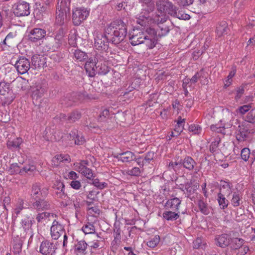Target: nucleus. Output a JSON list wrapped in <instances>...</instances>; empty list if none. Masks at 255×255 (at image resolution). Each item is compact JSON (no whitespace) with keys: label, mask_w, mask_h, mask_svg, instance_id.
I'll return each mask as SVG.
<instances>
[{"label":"nucleus","mask_w":255,"mask_h":255,"mask_svg":"<svg viewBox=\"0 0 255 255\" xmlns=\"http://www.w3.org/2000/svg\"><path fill=\"white\" fill-rule=\"evenodd\" d=\"M56 250V245L46 240L41 243L39 252L43 255H55Z\"/></svg>","instance_id":"nucleus-9"},{"label":"nucleus","mask_w":255,"mask_h":255,"mask_svg":"<svg viewBox=\"0 0 255 255\" xmlns=\"http://www.w3.org/2000/svg\"><path fill=\"white\" fill-rule=\"evenodd\" d=\"M9 171L11 174L19 173L22 174V171L19 169V166L17 163H13L10 165Z\"/></svg>","instance_id":"nucleus-63"},{"label":"nucleus","mask_w":255,"mask_h":255,"mask_svg":"<svg viewBox=\"0 0 255 255\" xmlns=\"http://www.w3.org/2000/svg\"><path fill=\"white\" fill-rule=\"evenodd\" d=\"M217 196V200L220 208L222 209L226 208L229 204V201L227 199H226L224 195L221 193V192H219Z\"/></svg>","instance_id":"nucleus-37"},{"label":"nucleus","mask_w":255,"mask_h":255,"mask_svg":"<svg viewBox=\"0 0 255 255\" xmlns=\"http://www.w3.org/2000/svg\"><path fill=\"white\" fill-rule=\"evenodd\" d=\"M141 3H144L146 5L148 11H153L155 7L152 0H138Z\"/></svg>","instance_id":"nucleus-58"},{"label":"nucleus","mask_w":255,"mask_h":255,"mask_svg":"<svg viewBox=\"0 0 255 255\" xmlns=\"http://www.w3.org/2000/svg\"><path fill=\"white\" fill-rule=\"evenodd\" d=\"M82 230L85 234H96L95 226L89 222L83 226Z\"/></svg>","instance_id":"nucleus-45"},{"label":"nucleus","mask_w":255,"mask_h":255,"mask_svg":"<svg viewBox=\"0 0 255 255\" xmlns=\"http://www.w3.org/2000/svg\"><path fill=\"white\" fill-rule=\"evenodd\" d=\"M23 241L18 237L13 239V249L15 253H19L22 248Z\"/></svg>","instance_id":"nucleus-47"},{"label":"nucleus","mask_w":255,"mask_h":255,"mask_svg":"<svg viewBox=\"0 0 255 255\" xmlns=\"http://www.w3.org/2000/svg\"><path fill=\"white\" fill-rule=\"evenodd\" d=\"M241 197L238 192H234L233 198L231 200V203L234 207H238L240 205Z\"/></svg>","instance_id":"nucleus-57"},{"label":"nucleus","mask_w":255,"mask_h":255,"mask_svg":"<svg viewBox=\"0 0 255 255\" xmlns=\"http://www.w3.org/2000/svg\"><path fill=\"white\" fill-rule=\"evenodd\" d=\"M105 32L108 34L112 43L118 44L124 40L127 34V24L122 19L116 20L110 24Z\"/></svg>","instance_id":"nucleus-1"},{"label":"nucleus","mask_w":255,"mask_h":255,"mask_svg":"<svg viewBox=\"0 0 255 255\" xmlns=\"http://www.w3.org/2000/svg\"><path fill=\"white\" fill-rule=\"evenodd\" d=\"M71 201L75 210V213L77 214L80 212V209L83 206L81 202V200L79 197L73 196L71 199Z\"/></svg>","instance_id":"nucleus-40"},{"label":"nucleus","mask_w":255,"mask_h":255,"mask_svg":"<svg viewBox=\"0 0 255 255\" xmlns=\"http://www.w3.org/2000/svg\"><path fill=\"white\" fill-rule=\"evenodd\" d=\"M51 227H54V230L58 231V233H60L61 235L65 232L63 225L56 220L53 221Z\"/></svg>","instance_id":"nucleus-55"},{"label":"nucleus","mask_w":255,"mask_h":255,"mask_svg":"<svg viewBox=\"0 0 255 255\" xmlns=\"http://www.w3.org/2000/svg\"><path fill=\"white\" fill-rule=\"evenodd\" d=\"M46 32L45 30L35 28L31 30L28 35V40L33 42H36L42 39L46 36Z\"/></svg>","instance_id":"nucleus-14"},{"label":"nucleus","mask_w":255,"mask_h":255,"mask_svg":"<svg viewBox=\"0 0 255 255\" xmlns=\"http://www.w3.org/2000/svg\"><path fill=\"white\" fill-rule=\"evenodd\" d=\"M220 141V138H216L214 141H212L209 147V150L212 153H218V146Z\"/></svg>","instance_id":"nucleus-52"},{"label":"nucleus","mask_w":255,"mask_h":255,"mask_svg":"<svg viewBox=\"0 0 255 255\" xmlns=\"http://www.w3.org/2000/svg\"><path fill=\"white\" fill-rule=\"evenodd\" d=\"M194 0H177V2L179 6L187 7L193 4Z\"/></svg>","instance_id":"nucleus-62"},{"label":"nucleus","mask_w":255,"mask_h":255,"mask_svg":"<svg viewBox=\"0 0 255 255\" xmlns=\"http://www.w3.org/2000/svg\"><path fill=\"white\" fill-rule=\"evenodd\" d=\"M110 41V38L108 34H97L95 38L94 45L96 49L101 50H106L108 49L109 43Z\"/></svg>","instance_id":"nucleus-6"},{"label":"nucleus","mask_w":255,"mask_h":255,"mask_svg":"<svg viewBox=\"0 0 255 255\" xmlns=\"http://www.w3.org/2000/svg\"><path fill=\"white\" fill-rule=\"evenodd\" d=\"M246 120L250 123H255V112L253 110L248 113Z\"/></svg>","instance_id":"nucleus-64"},{"label":"nucleus","mask_w":255,"mask_h":255,"mask_svg":"<svg viewBox=\"0 0 255 255\" xmlns=\"http://www.w3.org/2000/svg\"><path fill=\"white\" fill-rule=\"evenodd\" d=\"M18 88L21 90L24 91L28 88V80L20 77L19 79L17 80Z\"/></svg>","instance_id":"nucleus-49"},{"label":"nucleus","mask_w":255,"mask_h":255,"mask_svg":"<svg viewBox=\"0 0 255 255\" xmlns=\"http://www.w3.org/2000/svg\"><path fill=\"white\" fill-rule=\"evenodd\" d=\"M177 10L178 8L176 6L170 15L183 20H188L190 18V16L189 14L183 13L181 11H177Z\"/></svg>","instance_id":"nucleus-35"},{"label":"nucleus","mask_w":255,"mask_h":255,"mask_svg":"<svg viewBox=\"0 0 255 255\" xmlns=\"http://www.w3.org/2000/svg\"><path fill=\"white\" fill-rule=\"evenodd\" d=\"M76 102L75 94H67L61 98L60 104L65 107H69L72 106Z\"/></svg>","instance_id":"nucleus-22"},{"label":"nucleus","mask_w":255,"mask_h":255,"mask_svg":"<svg viewBox=\"0 0 255 255\" xmlns=\"http://www.w3.org/2000/svg\"><path fill=\"white\" fill-rule=\"evenodd\" d=\"M106 58L104 57V60L103 62L98 63L97 67V74L101 75H105L110 71V67L106 64Z\"/></svg>","instance_id":"nucleus-25"},{"label":"nucleus","mask_w":255,"mask_h":255,"mask_svg":"<svg viewBox=\"0 0 255 255\" xmlns=\"http://www.w3.org/2000/svg\"><path fill=\"white\" fill-rule=\"evenodd\" d=\"M198 205L200 212L204 215H208L210 213V208L207 204L203 199H200L198 201Z\"/></svg>","instance_id":"nucleus-39"},{"label":"nucleus","mask_w":255,"mask_h":255,"mask_svg":"<svg viewBox=\"0 0 255 255\" xmlns=\"http://www.w3.org/2000/svg\"><path fill=\"white\" fill-rule=\"evenodd\" d=\"M78 34L75 29L71 30L70 31L68 37L69 43L72 46H75L76 44V41L77 40Z\"/></svg>","instance_id":"nucleus-48"},{"label":"nucleus","mask_w":255,"mask_h":255,"mask_svg":"<svg viewBox=\"0 0 255 255\" xmlns=\"http://www.w3.org/2000/svg\"><path fill=\"white\" fill-rule=\"evenodd\" d=\"M14 66L18 73L23 75L30 69V63L25 57L20 56L18 57Z\"/></svg>","instance_id":"nucleus-8"},{"label":"nucleus","mask_w":255,"mask_h":255,"mask_svg":"<svg viewBox=\"0 0 255 255\" xmlns=\"http://www.w3.org/2000/svg\"><path fill=\"white\" fill-rule=\"evenodd\" d=\"M65 34L64 28L61 26L54 33V37L56 39L57 41L62 43L63 38Z\"/></svg>","instance_id":"nucleus-41"},{"label":"nucleus","mask_w":255,"mask_h":255,"mask_svg":"<svg viewBox=\"0 0 255 255\" xmlns=\"http://www.w3.org/2000/svg\"><path fill=\"white\" fill-rule=\"evenodd\" d=\"M69 138L74 140L75 144L76 145H83L86 142L82 133L76 129H74L69 133Z\"/></svg>","instance_id":"nucleus-20"},{"label":"nucleus","mask_w":255,"mask_h":255,"mask_svg":"<svg viewBox=\"0 0 255 255\" xmlns=\"http://www.w3.org/2000/svg\"><path fill=\"white\" fill-rule=\"evenodd\" d=\"M46 50H55L62 44L60 42L57 41L56 39L52 36H47L45 38Z\"/></svg>","instance_id":"nucleus-21"},{"label":"nucleus","mask_w":255,"mask_h":255,"mask_svg":"<svg viewBox=\"0 0 255 255\" xmlns=\"http://www.w3.org/2000/svg\"><path fill=\"white\" fill-rule=\"evenodd\" d=\"M180 204L181 200L175 197L167 200L165 204V207L167 209L170 208L173 211H178Z\"/></svg>","instance_id":"nucleus-24"},{"label":"nucleus","mask_w":255,"mask_h":255,"mask_svg":"<svg viewBox=\"0 0 255 255\" xmlns=\"http://www.w3.org/2000/svg\"><path fill=\"white\" fill-rule=\"evenodd\" d=\"M46 91L45 88L42 87L41 85H38L35 89L32 91V98L33 103L35 106H40L41 98Z\"/></svg>","instance_id":"nucleus-15"},{"label":"nucleus","mask_w":255,"mask_h":255,"mask_svg":"<svg viewBox=\"0 0 255 255\" xmlns=\"http://www.w3.org/2000/svg\"><path fill=\"white\" fill-rule=\"evenodd\" d=\"M140 170L138 167H133L131 169H128L127 171V173L128 175L134 176H138L140 174Z\"/></svg>","instance_id":"nucleus-60"},{"label":"nucleus","mask_w":255,"mask_h":255,"mask_svg":"<svg viewBox=\"0 0 255 255\" xmlns=\"http://www.w3.org/2000/svg\"><path fill=\"white\" fill-rule=\"evenodd\" d=\"M68 12H69L56 9L55 20L56 23L57 25L60 26V27L62 26L65 23V19L66 17V14Z\"/></svg>","instance_id":"nucleus-27"},{"label":"nucleus","mask_w":255,"mask_h":255,"mask_svg":"<svg viewBox=\"0 0 255 255\" xmlns=\"http://www.w3.org/2000/svg\"><path fill=\"white\" fill-rule=\"evenodd\" d=\"M44 58L43 56H40V55L35 54L33 55L31 57V63L32 64L35 66L41 67L44 66V63H41L42 60H44Z\"/></svg>","instance_id":"nucleus-43"},{"label":"nucleus","mask_w":255,"mask_h":255,"mask_svg":"<svg viewBox=\"0 0 255 255\" xmlns=\"http://www.w3.org/2000/svg\"><path fill=\"white\" fill-rule=\"evenodd\" d=\"M157 31L151 27H147L143 33L144 36H146L145 45L148 48L153 49L156 44L158 40Z\"/></svg>","instance_id":"nucleus-4"},{"label":"nucleus","mask_w":255,"mask_h":255,"mask_svg":"<svg viewBox=\"0 0 255 255\" xmlns=\"http://www.w3.org/2000/svg\"><path fill=\"white\" fill-rule=\"evenodd\" d=\"M34 222V218L30 214L25 213L21 219L20 224L22 229L26 233L30 236H32V229L31 227Z\"/></svg>","instance_id":"nucleus-10"},{"label":"nucleus","mask_w":255,"mask_h":255,"mask_svg":"<svg viewBox=\"0 0 255 255\" xmlns=\"http://www.w3.org/2000/svg\"><path fill=\"white\" fill-rule=\"evenodd\" d=\"M160 240V238L159 236L156 235L148 241L146 245L148 247L151 248H155L159 243Z\"/></svg>","instance_id":"nucleus-53"},{"label":"nucleus","mask_w":255,"mask_h":255,"mask_svg":"<svg viewBox=\"0 0 255 255\" xmlns=\"http://www.w3.org/2000/svg\"><path fill=\"white\" fill-rule=\"evenodd\" d=\"M245 243V240L242 238H231V243L232 244L231 248L233 250H238L240 249Z\"/></svg>","instance_id":"nucleus-34"},{"label":"nucleus","mask_w":255,"mask_h":255,"mask_svg":"<svg viewBox=\"0 0 255 255\" xmlns=\"http://www.w3.org/2000/svg\"><path fill=\"white\" fill-rule=\"evenodd\" d=\"M176 211L173 212L171 211H165L163 213V217L168 221H175L179 217L178 213Z\"/></svg>","instance_id":"nucleus-36"},{"label":"nucleus","mask_w":255,"mask_h":255,"mask_svg":"<svg viewBox=\"0 0 255 255\" xmlns=\"http://www.w3.org/2000/svg\"><path fill=\"white\" fill-rule=\"evenodd\" d=\"M228 30V24L225 21L220 22L216 28V32L219 37L227 34Z\"/></svg>","instance_id":"nucleus-29"},{"label":"nucleus","mask_w":255,"mask_h":255,"mask_svg":"<svg viewBox=\"0 0 255 255\" xmlns=\"http://www.w3.org/2000/svg\"><path fill=\"white\" fill-rule=\"evenodd\" d=\"M32 206L37 211L47 210L50 209L49 201L45 199V198H41L34 200L32 203Z\"/></svg>","instance_id":"nucleus-16"},{"label":"nucleus","mask_w":255,"mask_h":255,"mask_svg":"<svg viewBox=\"0 0 255 255\" xmlns=\"http://www.w3.org/2000/svg\"><path fill=\"white\" fill-rule=\"evenodd\" d=\"M233 187L232 183L229 181L221 180L220 183V192H222V189L226 190L225 194L229 195L232 192L231 189Z\"/></svg>","instance_id":"nucleus-33"},{"label":"nucleus","mask_w":255,"mask_h":255,"mask_svg":"<svg viewBox=\"0 0 255 255\" xmlns=\"http://www.w3.org/2000/svg\"><path fill=\"white\" fill-rule=\"evenodd\" d=\"M52 188L55 190V196L57 199L66 200L68 197L65 192L64 183L60 180H56Z\"/></svg>","instance_id":"nucleus-13"},{"label":"nucleus","mask_w":255,"mask_h":255,"mask_svg":"<svg viewBox=\"0 0 255 255\" xmlns=\"http://www.w3.org/2000/svg\"><path fill=\"white\" fill-rule=\"evenodd\" d=\"M74 56L77 60L80 62L85 60L88 57L87 53L79 49L75 51Z\"/></svg>","instance_id":"nucleus-46"},{"label":"nucleus","mask_w":255,"mask_h":255,"mask_svg":"<svg viewBox=\"0 0 255 255\" xmlns=\"http://www.w3.org/2000/svg\"><path fill=\"white\" fill-rule=\"evenodd\" d=\"M182 161L183 167L189 171H192L197 165L196 161L189 156H186L183 159H182Z\"/></svg>","instance_id":"nucleus-23"},{"label":"nucleus","mask_w":255,"mask_h":255,"mask_svg":"<svg viewBox=\"0 0 255 255\" xmlns=\"http://www.w3.org/2000/svg\"><path fill=\"white\" fill-rule=\"evenodd\" d=\"M216 245L221 248L227 247L231 244V236L227 234H223L216 236Z\"/></svg>","instance_id":"nucleus-17"},{"label":"nucleus","mask_w":255,"mask_h":255,"mask_svg":"<svg viewBox=\"0 0 255 255\" xmlns=\"http://www.w3.org/2000/svg\"><path fill=\"white\" fill-rule=\"evenodd\" d=\"M250 154V150L248 148L245 147L241 150V158L245 161H247L249 159Z\"/></svg>","instance_id":"nucleus-59"},{"label":"nucleus","mask_w":255,"mask_h":255,"mask_svg":"<svg viewBox=\"0 0 255 255\" xmlns=\"http://www.w3.org/2000/svg\"><path fill=\"white\" fill-rule=\"evenodd\" d=\"M81 117V113L75 110L68 114V123H73L76 121L79 120Z\"/></svg>","instance_id":"nucleus-38"},{"label":"nucleus","mask_w":255,"mask_h":255,"mask_svg":"<svg viewBox=\"0 0 255 255\" xmlns=\"http://www.w3.org/2000/svg\"><path fill=\"white\" fill-rule=\"evenodd\" d=\"M146 36H144L143 31L138 29L133 30L132 34H129L130 44L132 46L137 45L140 44L145 45Z\"/></svg>","instance_id":"nucleus-11"},{"label":"nucleus","mask_w":255,"mask_h":255,"mask_svg":"<svg viewBox=\"0 0 255 255\" xmlns=\"http://www.w3.org/2000/svg\"><path fill=\"white\" fill-rule=\"evenodd\" d=\"M51 214L48 212H43L37 214L36 217V220L38 223H43L46 219L49 218Z\"/></svg>","instance_id":"nucleus-51"},{"label":"nucleus","mask_w":255,"mask_h":255,"mask_svg":"<svg viewBox=\"0 0 255 255\" xmlns=\"http://www.w3.org/2000/svg\"><path fill=\"white\" fill-rule=\"evenodd\" d=\"M89 11L84 7L73 9L72 20L74 25H79L89 15Z\"/></svg>","instance_id":"nucleus-5"},{"label":"nucleus","mask_w":255,"mask_h":255,"mask_svg":"<svg viewBox=\"0 0 255 255\" xmlns=\"http://www.w3.org/2000/svg\"><path fill=\"white\" fill-rule=\"evenodd\" d=\"M92 184L99 189H103L108 186L106 182H100L98 178L92 179Z\"/></svg>","instance_id":"nucleus-56"},{"label":"nucleus","mask_w":255,"mask_h":255,"mask_svg":"<svg viewBox=\"0 0 255 255\" xmlns=\"http://www.w3.org/2000/svg\"><path fill=\"white\" fill-rule=\"evenodd\" d=\"M22 142V139L20 137H17L12 140H8L7 142V146L10 150L18 149L20 145Z\"/></svg>","instance_id":"nucleus-30"},{"label":"nucleus","mask_w":255,"mask_h":255,"mask_svg":"<svg viewBox=\"0 0 255 255\" xmlns=\"http://www.w3.org/2000/svg\"><path fill=\"white\" fill-rule=\"evenodd\" d=\"M10 91V84L5 81L0 82V94L1 95H5Z\"/></svg>","instance_id":"nucleus-44"},{"label":"nucleus","mask_w":255,"mask_h":255,"mask_svg":"<svg viewBox=\"0 0 255 255\" xmlns=\"http://www.w3.org/2000/svg\"><path fill=\"white\" fill-rule=\"evenodd\" d=\"M156 5L159 11L167 13L171 15L176 6L169 0H158L156 2Z\"/></svg>","instance_id":"nucleus-12"},{"label":"nucleus","mask_w":255,"mask_h":255,"mask_svg":"<svg viewBox=\"0 0 255 255\" xmlns=\"http://www.w3.org/2000/svg\"><path fill=\"white\" fill-rule=\"evenodd\" d=\"M70 3L71 0H58L57 9L69 12Z\"/></svg>","instance_id":"nucleus-31"},{"label":"nucleus","mask_w":255,"mask_h":255,"mask_svg":"<svg viewBox=\"0 0 255 255\" xmlns=\"http://www.w3.org/2000/svg\"><path fill=\"white\" fill-rule=\"evenodd\" d=\"M64 161H70V158L68 155H57L52 160V163L55 166H58L60 162Z\"/></svg>","instance_id":"nucleus-32"},{"label":"nucleus","mask_w":255,"mask_h":255,"mask_svg":"<svg viewBox=\"0 0 255 255\" xmlns=\"http://www.w3.org/2000/svg\"><path fill=\"white\" fill-rule=\"evenodd\" d=\"M251 133L250 130L247 128H241L239 133L236 135V138L238 141H244L247 140Z\"/></svg>","instance_id":"nucleus-26"},{"label":"nucleus","mask_w":255,"mask_h":255,"mask_svg":"<svg viewBox=\"0 0 255 255\" xmlns=\"http://www.w3.org/2000/svg\"><path fill=\"white\" fill-rule=\"evenodd\" d=\"M114 157L119 161L121 160L123 162H128L135 160V156L134 154L130 151H127L122 153H118L114 156Z\"/></svg>","instance_id":"nucleus-19"},{"label":"nucleus","mask_w":255,"mask_h":255,"mask_svg":"<svg viewBox=\"0 0 255 255\" xmlns=\"http://www.w3.org/2000/svg\"><path fill=\"white\" fill-rule=\"evenodd\" d=\"M182 162V159H177L175 162L171 161L169 163L168 168L169 170L173 169L174 171L177 172L183 167Z\"/></svg>","instance_id":"nucleus-42"},{"label":"nucleus","mask_w":255,"mask_h":255,"mask_svg":"<svg viewBox=\"0 0 255 255\" xmlns=\"http://www.w3.org/2000/svg\"><path fill=\"white\" fill-rule=\"evenodd\" d=\"M194 249H203L205 244L203 243L202 239L198 238L193 243Z\"/></svg>","instance_id":"nucleus-61"},{"label":"nucleus","mask_w":255,"mask_h":255,"mask_svg":"<svg viewBox=\"0 0 255 255\" xmlns=\"http://www.w3.org/2000/svg\"><path fill=\"white\" fill-rule=\"evenodd\" d=\"M13 13L17 16H27L30 14L29 4L27 2L19 1L13 6Z\"/></svg>","instance_id":"nucleus-7"},{"label":"nucleus","mask_w":255,"mask_h":255,"mask_svg":"<svg viewBox=\"0 0 255 255\" xmlns=\"http://www.w3.org/2000/svg\"><path fill=\"white\" fill-rule=\"evenodd\" d=\"M87 246L88 244L84 240H81L75 244L74 246V250L78 254H80L82 255H86L87 254L86 249L87 248Z\"/></svg>","instance_id":"nucleus-28"},{"label":"nucleus","mask_w":255,"mask_h":255,"mask_svg":"<svg viewBox=\"0 0 255 255\" xmlns=\"http://www.w3.org/2000/svg\"><path fill=\"white\" fill-rule=\"evenodd\" d=\"M104 60V56L101 53H96L94 56L88 59L85 64L86 73L89 77H94L97 74V67L98 63Z\"/></svg>","instance_id":"nucleus-2"},{"label":"nucleus","mask_w":255,"mask_h":255,"mask_svg":"<svg viewBox=\"0 0 255 255\" xmlns=\"http://www.w3.org/2000/svg\"><path fill=\"white\" fill-rule=\"evenodd\" d=\"M49 193V187L42 186L39 182L32 184L31 188L30 196L31 199L34 201L41 198H46Z\"/></svg>","instance_id":"nucleus-3"},{"label":"nucleus","mask_w":255,"mask_h":255,"mask_svg":"<svg viewBox=\"0 0 255 255\" xmlns=\"http://www.w3.org/2000/svg\"><path fill=\"white\" fill-rule=\"evenodd\" d=\"M160 31H158L157 34L158 37L164 36L168 34L170 31V29L166 24H162L158 25Z\"/></svg>","instance_id":"nucleus-50"},{"label":"nucleus","mask_w":255,"mask_h":255,"mask_svg":"<svg viewBox=\"0 0 255 255\" xmlns=\"http://www.w3.org/2000/svg\"><path fill=\"white\" fill-rule=\"evenodd\" d=\"M203 71L201 70L197 72L190 79V81L192 83H196L198 80L201 78H206V73H202Z\"/></svg>","instance_id":"nucleus-54"},{"label":"nucleus","mask_w":255,"mask_h":255,"mask_svg":"<svg viewBox=\"0 0 255 255\" xmlns=\"http://www.w3.org/2000/svg\"><path fill=\"white\" fill-rule=\"evenodd\" d=\"M151 11H148L147 8H145L142 9V11L136 17V22L137 24L141 25L142 26H145L148 24L149 13Z\"/></svg>","instance_id":"nucleus-18"}]
</instances>
